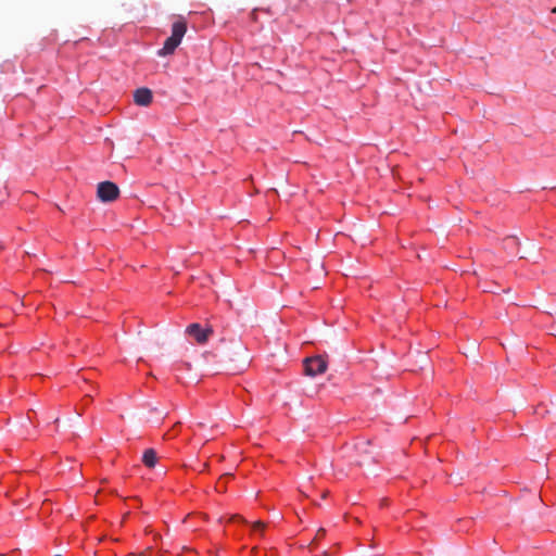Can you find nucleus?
I'll return each mask as SVG.
<instances>
[{"mask_svg": "<svg viewBox=\"0 0 556 556\" xmlns=\"http://www.w3.org/2000/svg\"><path fill=\"white\" fill-rule=\"evenodd\" d=\"M143 452L152 453V452H155V451L152 447H149V448H146Z\"/></svg>", "mask_w": 556, "mask_h": 556, "instance_id": "obj_12", "label": "nucleus"}, {"mask_svg": "<svg viewBox=\"0 0 556 556\" xmlns=\"http://www.w3.org/2000/svg\"><path fill=\"white\" fill-rule=\"evenodd\" d=\"M152 99V91L148 88H139L134 93V101L137 105L148 106Z\"/></svg>", "mask_w": 556, "mask_h": 556, "instance_id": "obj_5", "label": "nucleus"}, {"mask_svg": "<svg viewBox=\"0 0 556 556\" xmlns=\"http://www.w3.org/2000/svg\"><path fill=\"white\" fill-rule=\"evenodd\" d=\"M552 13H556V7L552 10Z\"/></svg>", "mask_w": 556, "mask_h": 556, "instance_id": "obj_13", "label": "nucleus"}, {"mask_svg": "<svg viewBox=\"0 0 556 556\" xmlns=\"http://www.w3.org/2000/svg\"><path fill=\"white\" fill-rule=\"evenodd\" d=\"M265 527V525L262 522V521H256L253 523V529L254 530H263Z\"/></svg>", "mask_w": 556, "mask_h": 556, "instance_id": "obj_8", "label": "nucleus"}, {"mask_svg": "<svg viewBox=\"0 0 556 556\" xmlns=\"http://www.w3.org/2000/svg\"><path fill=\"white\" fill-rule=\"evenodd\" d=\"M97 195L102 202H112L119 197V189L112 181H102L97 187Z\"/></svg>", "mask_w": 556, "mask_h": 556, "instance_id": "obj_4", "label": "nucleus"}, {"mask_svg": "<svg viewBox=\"0 0 556 556\" xmlns=\"http://www.w3.org/2000/svg\"><path fill=\"white\" fill-rule=\"evenodd\" d=\"M157 460L156 454H143L142 462L149 468L154 467Z\"/></svg>", "mask_w": 556, "mask_h": 556, "instance_id": "obj_6", "label": "nucleus"}, {"mask_svg": "<svg viewBox=\"0 0 556 556\" xmlns=\"http://www.w3.org/2000/svg\"><path fill=\"white\" fill-rule=\"evenodd\" d=\"M230 521H245V520L243 519V517H241L239 515H233V516H231Z\"/></svg>", "mask_w": 556, "mask_h": 556, "instance_id": "obj_9", "label": "nucleus"}, {"mask_svg": "<svg viewBox=\"0 0 556 556\" xmlns=\"http://www.w3.org/2000/svg\"><path fill=\"white\" fill-rule=\"evenodd\" d=\"M186 31L187 22L182 16H178L172 25V35L165 40L163 48L159 50L157 54L160 56L173 54L180 45Z\"/></svg>", "mask_w": 556, "mask_h": 556, "instance_id": "obj_1", "label": "nucleus"}, {"mask_svg": "<svg viewBox=\"0 0 556 556\" xmlns=\"http://www.w3.org/2000/svg\"><path fill=\"white\" fill-rule=\"evenodd\" d=\"M331 554H332V553H331L330 551H325V552H323V556H331Z\"/></svg>", "mask_w": 556, "mask_h": 556, "instance_id": "obj_10", "label": "nucleus"}, {"mask_svg": "<svg viewBox=\"0 0 556 556\" xmlns=\"http://www.w3.org/2000/svg\"><path fill=\"white\" fill-rule=\"evenodd\" d=\"M328 362L320 355L304 359V371L307 376L315 377L327 370Z\"/></svg>", "mask_w": 556, "mask_h": 556, "instance_id": "obj_3", "label": "nucleus"}, {"mask_svg": "<svg viewBox=\"0 0 556 556\" xmlns=\"http://www.w3.org/2000/svg\"><path fill=\"white\" fill-rule=\"evenodd\" d=\"M381 505L382 506L388 505V500L387 498L381 500Z\"/></svg>", "mask_w": 556, "mask_h": 556, "instance_id": "obj_11", "label": "nucleus"}, {"mask_svg": "<svg viewBox=\"0 0 556 556\" xmlns=\"http://www.w3.org/2000/svg\"><path fill=\"white\" fill-rule=\"evenodd\" d=\"M325 535L326 530L324 528H319L316 532L314 540L312 541V544L316 543L318 540H321Z\"/></svg>", "mask_w": 556, "mask_h": 556, "instance_id": "obj_7", "label": "nucleus"}, {"mask_svg": "<svg viewBox=\"0 0 556 556\" xmlns=\"http://www.w3.org/2000/svg\"><path fill=\"white\" fill-rule=\"evenodd\" d=\"M186 333L193 338V340L198 344H205L208 341V339L213 336L214 330L213 327L210 325L203 327L199 323H193L186 328Z\"/></svg>", "mask_w": 556, "mask_h": 556, "instance_id": "obj_2", "label": "nucleus"}]
</instances>
